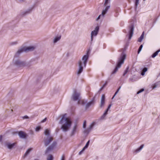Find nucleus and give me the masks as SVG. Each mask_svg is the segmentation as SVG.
<instances>
[{
    "instance_id": "f257e3e1",
    "label": "nucleus",
    "mask_w": 160,
    "mask_h": 160,
    "mask_svg": "<svg viewBox=\"0 0 160 160\" xmlns=\"http://www.w3.org/2000/svg\"><path fill=\"white\" fill-rule=\"evenodd\" d=\"M66 115L65 114L62 116L60 121L61 124H62L61 128L65 132L68 130L71 125V121L68 120L67 118H65Z\"/></svg>"
},
{
    "instance_id": "f03ea898",
    "label": "nucleus",
    "mask_w": 160,
    "mask_h": 160,
    "mask_svg": "<svg viewBox=\"0 0 160 160\" xmlns=\"http://www.w3.org/2000/svg\"><path fill=\"white\" fill-rule=\"evenodd\" d=\"M88 54L89 52L88 51L87 52V54L85 55L82 57V60L83 61V62L81 60H79L78 62V64L79 67V69L77 72V74L78 75H79L83 70V67L82 66L83 64L84 65V67L86 66L89 58Z\"/></svg>"
},
{
    "instance_id": "7ed1b4c3",
    "label": "nucleus",
    "mask_w": 160,
    "mask_h": 160,
    "mask_svg": "<svg viewBox=\"0 0 160 160\" xmlns=\"http://www.w3.org/2000/svg\"><path fill=\"white\" fill-rule=\"evenodd\" d=\"M126 58V54L123 52L121 53L120 57L118 59V60L117 63L116 65L112 72L111 74H114L118 71V68H120L122 64L124 62L125 59Z\"/></svg>"
},
{
    "instance_id": "20e7f679",
    "label": "nucleus",
    "mask_w": 160,
    "mask_h": 160,
    "mask_svg": "<svg viewBox=\"0 0 160 160\" xmlns=\"http://www.w3.org/2000/svg\"><path fill=\"white\" fill-rule=\"evenodd\" d=\"M71 99L73 101H78V104L80 105L81 99L80 93L78 92L76 90H75L71 97Z\"/></svg>"
},
{
    "instance_id": "39448f33",
    "label": "nucleus",
    "mask_w": 160,
    "mask_h": 160,
    "mask_svg": "<svg viewBox=\"0 0 160 160\" xmlns=\"http://www.w3.org/2000/svg\"><path fill=\"white\" fill-rule=\"evenodd\" d=\"M35 48V47L33 46H29L26 47H23L18 50L16 55H19V54L23 52L24 51H32Z\"/></svg>"
},
{
    "instance_id": "423d86ee",
    "label": "nucleus",
    "mask_w": 160,
    "mask_h": 160,
    "mask_svg": "<svg viewBox=\"0 0 160 160\" xmlns=\"http://www.w3.org/2000/svg\"><path fill=\"white\" fill-rule=\"evenodd\" d=\"M134 23H132L129 26V31L128 34L129 40H130L131 39L133 35L134 28Z\"/></svg>"
},
{
    "instance_id": "0eeeda50",
    "label": "nucleus",
    "mask_w": 160,
    "mask_h": 160,
    "mask_svg": "<svg viewBox=\"0 0 160 160\" xmlns=\"http://www.w3.org/2000/svg\"><path fill=\"white\" fill-rule=\"evenodd\" d=\"M52 140V138L51 137H46L43 139V142L45 146H47Z\"/></svg>"
},
{
    "instance_id": "6e6552de",
    "label": "nucleus",
    "mask_w": 160,
    "mask_h": 160,
    "mask_svg": "<svg viewBox=\"0 0 160 160\" xmlns=\"http://www.w3.org/2000/svg\"><path fill=\"white\" fill-rule=\"evenodd\" d=\"M57 142H54L52 144L50 145L45 151V153H48L50 151L53 150L56 147L57 145Z\"/></svg>"
},
{
    "instance_id": "1a4fd4ad",
    "label": "nucleus",
    "mask_w": 160,
    "mask_h": 160,
    "mask_svg": "<svg viewBox=\"0 0 160 160\" xmlns=\"http://www.w3.org/2000/svg\"><path fill=\"white\" fill-rule=\"evenodd\" d=\"M99 28L98 26H97L95 28V30L92 31L91 33V41H92L93 39V37L96 36L98 33Z\"/></svg>"
},
{
    "instance_id": "9d476101",
    "label": "nucleus",
    "mask_w": 160,
    "mask_h": 160,
    "mask_svg": "<svg viewBox=\"0 0 160 160\" xmlns=\"http://www.w3.org/2000/svg\"><path fill=\"white\" fill-rule=\"evenodd\" d=\"M15 64L19 67H24L26 65V63L24 61H20L19 60H17L15 61Z\"/></svg>"
},
{
    "instance_id": "9b49d317",
    "label": "nucleus",
    "mask_w": 160,
    "mask_h": 160,
    "mask_svg": "<svg viewBox=\"0 0 160 160\" xmlns=\"http://www.w3.org/2000/svg\"><path fill=\"white\" fill-rule=\"evenodd\" d=\"M16 133H18L19 137L22 138H26L28 136L26 133L22 131H17Z\"/></svg>"
},
{
    "instance_id": "f8f14e48",
    "label": "nucleus",
    "mask_w": 160,
    "mask_h": 160,
    "mask_svg": "<svg viewBox=\"0 0 160 160\" xmlns=\"http://www.w3.org/2000/svg\"><path fill=\"white\" fill-rule=\"evenodd\" d=\"M77 126L76 123H75L74 126L71 132V133H70V136H74L77 132Z\"/></svg>"
},
{
    "instance_id": "ddd939ff",
    "label": "nucleus",
    "mask_w": 160,
    "mask_h": 160,
    "mask_svg": "<svg viewBox=\"0 0 160 160\" xmlns=\"http://www.w3.org/2000/svg\"><path fill=\"white\" fill-rule=\"evenodd\" d=\"M148 68L145 67L142 69H141V75L142 76L144 75L145 72L148 71Z\"/></svg>"
},
{
    "instance_id": "4468645a",
    "label": "nucleus",
    "mask_w": 160,
    "mask_h": 160,
    "mask_svg": "<svg viewBox=\"0 0 160 160\" xmlns=\"http://www.w3.org/2000/svg\"><path fill=\"white\" fill-rule=\"evenodd\" d=\"M93 127V125L92 124H91L90 125L89 127L87 129L84 130V133H86L88 134L89 133V132L91 131V129Z\"/></svg>"
},
{
    "instance_id": "2eb2a0df",
    "label": "nucleus",
    "mask_w": 160,
    "mask_h": 160,
    "mask_svg": "<svg viewBox=\"0 0 160 160\" xmlns=\"http://www.w3.org/2000/svg\"><path fill=\"white\" fill-rule=\"evenodd\" d=\"M110 6H108L106 7L105 9L102 10V16L104 17L105 14L107 12L108 9L110 8Z\"/></svg>"
},
{
    "instance_id": "dca6fc26",
    "label": "nucleus",
    "mask_w": 160,
    "mask_h": 160,
    "mask_svg": "<svg viewBox=\"0 0 160 160\" xmlns=\"http://www.w3.org/2000/svg\"><path fill=\"white\" fill-rule=\"evenodd\" d=\"M152 87L153 89L157 87H160V81L158 82L153 84Z\"/></svg>"
},
{
    "instance_id": "f3484780",
    "label": "nucleus",
    "mask_w": 160,
    "mask_h": 160,
    "mask_svg": "<svg viewBox=\"0 0 160 160\" xmlns=\"http://www.w3.org/2000/svg\"><path fill=\"white\" fill-rule=\"evenodd\" d=\"M32 8H30L28 9L26 12H22V15L23 16H24L25 15L30 13V12L32 11Z\"/></svg>"
},
{
    "instance_id": "a211bd4d",
    "label": "nucleus",
    "mask_w": 160,
    "mask_h": 160,
    "mask_svg": "<svg viewBox=\"0 0 160 160\" xmlns=\"http://www.w3.org/2000/svg\"><path fill=\"white\" fill-rule=\"evenodd\" d=\"M93 104L90 102H87L85 105V110H87Z\"/></svg>"
},
{
    "instance_id": "6ab92c4d",
    "label": "nucleus",
    "mask_w": 160,
    "mask_h": 160,
    "mask_svg": "<svg viewBox=\"0 0 160 160\" xmlns=\"http://www.w3.org/2000/svg\"><path fill=\"white\" fill-rule=\"evenodd\" d=\"M32 150V149L31 148H28L26 151L25 154H24V155L23 156V157L24 158L26 157L28 155L30 152Z\"/></svg>"
},
{
    "instance_id": "aec40b11",
    "label": "nucleus",
    "mask_w": 160,
    "mask_h": 160,
    "mask_svg": "<svg viewBox=\"0 0 160 160\" xmlns=\"http://www.w3.org/2000/svg\"><path fill=\"white\" fill-rule=\"evenodd\" d=\"M16 143H8L7 144V146L8 148L9 149H12L13 148L14 146L15 145Z\"/></svg>"
},
{
    "instance_id": "412c9836",
    "label": "nucleus",
    "mask_w": 160,
    "mask_h": 160,
    "mask_svg": "<svg viewBox=\"0 0 160 160\" xmlns=\"http://www.w3.org/2000/svg\"><path fill=\"white\" fill-rule=\"evenodd\" d=\"M44 133L46 137H51L49 131L48 129H46L44 132Z\"/></svg>"
},
{
    "instance_id": "4be33fe9",
    "label": "nucleus",
    "mask_w": 160,
    "mask_h": 160,
    "mask_svg": "<svg viewBox=\"0 0 160 160\" xmlns=\"http://www.w3.org/2000/svg\"><path fill=\"white\" fill-rule=\"evenodd\" d=\"M160 52V49H159L158 50L156 51L152 55L151 57L152 58H155L157 56L158 53Z\"/></svg>"
},
{
    "instance_id": "5701e85b",
    "label": "nucleus",
    "mask_w": 160,
    "mask_h": 160,
    "mask_svg": "<svg viewBox=\"0 0 160 160\" xmlns=\"http://www.w3.org/2000/svg\"><path fill=\"white\" fill-rule=\"evenodd\" d=\"M87 102V100H80V104L82 106L85 105L86 103Z\"/></svg>"
},
{
    "instance_id": "b1692460",
    "label": "nucleus",
    "mask_w": 160,
    "mask_h": 160,
    "mask_svg": "<svg viewBox=\"0 0 160 160\" xmlns=\"http://www.w3.org/2000/svg\"><path fill=\"white\" fill-rule=\"evenodd\" d=\"M61 35L59 36L56 37L54 40L53 42L54 43H56L61 39Z\"/></svg>"
},
{
    "instance_id": "393cba45",
    "label": "nucleus",
    "mask_w": 160,
    "mask_h": 160,
    "mask_svg": "<svg viewBox=\"0 0 160 160\" xmlns=\"http://www.w3.org/2000/svg\"><path fill=\"white\" fill-rule=\"evenodd\" d=\"M121 88V86H120L119 87V88H118V89L117 90V91H116L114 95L112 97V99H113L114 98V97L115 96L117 95V93L119 91Z\"/></svg>"
},
{
    "instance_id": "a878e982",
    "label": "nucleus",
    "mask_w": 160,
    "mask_h": 160,
    "mask_svg": "<svg viewBox=\"0 0 160 160\" xmlns=\"http://www.w3.org/2000/svg\"><path fill=\"white\" fill-rule=\"evenodd\" d=\"M136 81H137L136 79L134 77L130 78L129 79V82H133Z\"/></svg>"
},
{
    "instance_id": "bb28decb",
    "label": "nucleus",
    "mask_w": 160,
    "mask_h": 160,
    "mask_svg": "<svg viewBox=\"0 0 160 160\" xmlns=\"http://www.w3.org/2000/svg\"><path fill=\"white\" fill-rule=\"evenodd\" d=\"M139 0H135V9L136 11L138 5L139 3Z\"/></svg>"
},
{
    "instance_id": "cd10ccee",
    "label": "nucleus",
    "mask_w": 160,
    "mask_h": 160,
    "mask_svg": "<svg viewBox=\"0 0 160 160\" xmlns=\"http://www.w3.org/2000/svg\"><path fill=\"white\" fill-rule=\"evenodd\" d=\"M129 69V66L127 67V68H126V70H125V71L124 72V73L123 75V76H124L127 73V72H128V71Z\"/></svg>"
},
{
    "instance_id": "c85d7f7f",
    "label": "nucleus",
    "mask_w": 160,
    "mask_h": 160,
    "mask_svg": "<svg viewBox=\"0 0 160 160\" xmlns=\"http://www.w3.org/2000/svg\"><path fill=\"white\" fill-rule=\"evenodd\" d=\"M105 101H101V104L100 105V107L101 108H102L104 106L105 104Z\"/></svg>"
},
{
    "instance_id": "c756f323",
    "label": "nucleus",
    "mask_w": 160,
    "mask_h": 160,
    "mask_svg": "<svg viewBox=\"0 0 160 160\" xmlns=\"http://www.w3.org/2000/svg\"><path fill=\"white\" fill-rule=\"evenodd\" d=\"M140 151V147H138L137 149L135 150L133 153L134 154H136L139 152Z\"/></svg>"
},
{
    "instance_id": "7c9ffc66",
    "label": "nucleus",
    "mask_w": 160,
    "mask_h": 160,
    "mask_svg": "<svg viewBox=\"0 0 160 160\" xmlns=\"http://www.w3.org/2000/svg\"><path fill=\"white\" fill-rule=\"evenodd\" d=\"M95 97H96V95L92 99L91 101H90V102H91V103H92V104H94V103L95 102Z\"/></svg>"
},
{
    "instance_id": "2f4dec72",
    "label": "nucleus",
    "mask_w": 160,
    "mask_h": 160,
    "mask_svg": "<svg viewBox=\"0 0 160 160\" xmlns=\"http://www.w3.org/2000/svg\"><path fill=\"white\" fill-rule=\"evenodd\" d=\"M53 157L51 155H49V157L47 158V160H53Z\"/></svg>"
},
{
    "instance_id": "473e14b6",
    "label": "nucleus",
    "mask_w": 160,
    "mask_h": 160,
    "mask_svg": "<svg viewBox=\"0 0 160 160\" xmlns=\"http://www.w3.org/2000/svg\"><path fill=\"white\" fill-rule=\"evenodd\" d=\"M144 32H142V34L141 35V42L142 41V40L144 38Z\"/></svg>"
},
{
    "instance_id": "72a5a7b5",
    "label": "nucleus",
    "mask_w": 160,
    "mask_h": 160,
    "mask_svg": "<svg viewBox=\"0 0 160 160\" xmlns=\"http://www.w3.org/2000/svg\"><path fill=\"white\" fill-rule=\"evenodd\" d=\"M108 83V81H106L105 82V83H104V84L102 86V88H104V87H105L106 86V85H107Z\"/></svg>"
},
{
    "instance_id": "f704fd0d",
    "label": "nucleus",
    "mask_w": 160,
    "mask_h": 160,
    "mask_svg": "<svg viewBox=\"0 0 160 160\" xmlns=\"http://www.w3.org/2000/svg\"><path fill=\"white\" fill-rule=\"evenodd\" d=\"M86 121H84L83 122V128H86Z\"/></svg>"
},
{
    "instance_id": "c9c22d12",
    "label": "nucleus",
    "mask_w": 160,
    "mask_h": 160,
    "mask_svg": "<svg viewBox=\"0 0 160 160\" xmlns=\"http://www.w3.org/2000/svg\"><path fill=\"white\" fill-rule=\"evenodd\" d=\"M128 45H129V43L128 42L126 43L125 45L124 48V50H125L126 49H127Z\"/></svg>"
},
{
    "instance_id": "e433bc0d",
    "label": "nucleus",
    "mask_w": 160,
    "mask_h": 160,
    "mask_svg": "<svg viewBox=\"0 0 160 160\" xmlns=\"http://www.w3.org/2000/svg\"><path fill=\"white\" fill-rule=\"evenodd\" d=\"M105 98L104 95L102 94L101 97V101H105Z\"/></svg>"
},
{
    "instance_id": "4c0bfd02",
    "label": "nucleus",
    "mask_w": 160,
    "mask_h": 160,
    "mask_svg": "<svg viewBox=\"0 0 160 160\" xmlns=\"http://www.w3.org/2000/svg\"><path fill=\"white\" fill-rule=\"evenodd\" d=\"M90 140H88L87 143H86L85 145L84 146L86 148H88L89 145V143H90Z\"/></svg>"
},
{
    "instance_id": "58836bf2",
    "label": "nucleus",
    "mask_w": 160,
    "mask_h": 160,
    "mask_svg": "<svg viewBox=\"0 0 160 160\" xmlns=\"http://www.w3.org/2000/svg\"><path fill=\"white\" fill-rule=\"evenodd\" d=\"M41 129V128L40 126H37L36 127L35 130L37 132L38 131Z\"/></svg>"
},
{
    "instance_id": "ea45409f",
    "label": "nucleus",
    "mask_w": 160,
    "mask_h": 160,
    "mask_svg": "<svg viewBox=\"0 0 160 160\" xmlns=\"http://www.w3.org/2000/svg\"><path fill=\"white\" fill-rule=\"evenodd\" d=\"M106 115L105 114L103 113V114L101 117L100 119L102 120L104 119Z\"/></svg>"
},
{
    "instance_id": "a19ab883",
    "label": "nucleus",
    "mask_w": 160,
    "mask_h": 160,
    "mask_svg": "<svg viewBox=\"0 0 160 160\" xmlns=\"http://www.w3.org/2000/svg\"><path fill=\"white\" fill-rule=\"evenodd\" d=\"M108 2V0H105L104 3V5L106 6Z\"/></svg>"
},
{
    "instance_id": "79ce46f5",
    "label": "nucleus",
    "mask_w": 160,
    "mask_h": 160,
    "mask_svg": "<svg viewBox=\"0 0 160 160\" xmlns=\"http://www.w3.org/2000/svg\"><path fill=\"white\" fill-rule=\"evenodd\" d=\"M61 160H65V156L64 154H63Z\"/></svg>"
},
{
    "instance_id": "37998d69",
    "label": "nucleus",
    "mask_w": 160,
    "mask_h": 160,
    "mask_svg": "<svg viewBox=\"0 0 160 160\" xmlns=\"http://www.w3.org/2000/svg\"><path fill=\"white\" fill-rule=\"evenodd\" d=\"M108 110L107 109L104 113L105 114L107 115L108 114Z\"/></svg>"
},
{
    "instance_id": "c03bdc74",
    "label": "nucleus",
    "mask_w": 160,
    "mask_h": 160,
    "mask_svg": "<svg viewBox=\"0 0 160 160\" xmlns=\"http://www.w3.org/2000/svg\"><path fill=\"white\" fill-rule=\"evenodd\" d=\"M111 106H112L111 104H109L108 106V107L107 109H108V110H109L110 109V108Z\"/></svg>"
},
{
    "instance_id": "a18cd8bd",
    "label": "nucleus",
    "mask_w": 160,
    "mask_h": 160,
    "mask_svg": "<svg viewBox=\"0 0 160 160\" xmlns=\"http://www.w3.org/2000/svg\"><path fill=\"white\" fill-rule=\"evenodd\" d=\"M102 16V15H100L97 18V20H98L100 18V17H101V16Z\"/></svg>"
},
{
    "instance_id": "49530a36",
    "label": "nucleus",
    "mask_w": 160,
    "mask_h": 160,
    "mask_svg": "<svg viewBox=\"0 0 160 160\" xmlns=\"http://www.w3.org/2000/svg\"><path fill=\"white\" fill-rule=\"evenodd\" d=\"M140 52V46L139 47L138 51V54H139Z\"/></svg>"
},
{
    "instance_id": "de8ad7c7",
    "label": "nucleus",
    "mask_w": 160,
    "mask_h": 160,
    "mask_svg": "<svg viewBox=\"0 0 160 160\" xmlns=\"http://www.w3.org/2000/svg\"><path fill=\"white\" fill-rule=\"evenodd\" d=\"M23 118L24 119H28V117L27 115H26L24 116Z\"/></svg>"
},
{
    "instance_id": "09e8293b",
    "label": "nucleus",
    "mask_w": 160,
    "mask_h": 160,
    "mask_svg": "<svg viewBox=\"0 0 160 160\" xmlns=\"http://www.w3.org/2000/svg\"><path fill=\"white\" fill-rule=\"evenodd\" d=\"M86 148H86V147L84 146L82 150L83 152Z\"/></svg>"
},
{
    "instance_id": "8fccbe9b",
    "label": "nucleus",
    "mask_w": 160,
    "mask_h": 160,
    "mask_svg": "<svg viewBox=\"0 0 160 160\" xmlns=\"http://www.w3.org/2000/svg\"><path fill=\"white\" fill-rule=\"evenodd\" d=\"M47 120V118H45L44 119H43V120H42V122H45Z\"/></svg>"
},
{
    "instance_id": "3c124183",
    "label": "nucleus",
    "mask_w": 160,
    "mask_h": 160,
    "mask_svg": "<svg viewBox=\"0 0 160 160\" xmlns=\"http://www.w3.org/2000/svg\"><path fill=\"white\" fill-rule=\"evenodd\" d=\"M144 146V144H142V145H141V150L143 148Z\"/></svg>"
},
{
    "instance_id": "603ef678",
    "label": "nucleus",
    "mask_w": 160,
    "mask_h": 160,
    "mask_svg": "<svg viewBox=\"0 0 160 160\" xmlns=\"http://www.w3.org/2000/svg\"><path fill=\"white\" fill-rule=\"evenodd\" d=\"M83 152V151H82V150L81 151L79 152V153H78V154L80 155H81L82 153V152Z\"/></svg>"
},
{
    "instance_id": "864d4df0",
    "label": "nucleus",
    "mask_w": 160,
    "mask_h": 160,
    "mask_svg": "<svg viewBox=\"0 0 160 160\" xmlns=\"http://www.w3.org/2000/svg\"><path fill=\"white\" fill-rule=\"evenodd\" d=\"M17 43L16 42H12V45L16 44H17Z\"/></svg>"
},
{
    "instance_id": "5fc2aeb1",
    "label": "nucleus",
    "mask_w": 160,
    "mask_h": 160,
    "mask_svg": "<svg viewBox=\"0 0 160 160\" xmlns=\"http://www.w3.org/2000/svg\"><path fill=\"white\" fill-rule=\"evenodd\" d=\"M2 139V136L0 135V142L1 141Z\"/></svg>"
},
{
    "instance_id": "6e6d98bb",
    "label": "nucleus",
    "mask_w": 160,
    "mask_h": 160,
    "mask_svg": "<svg viewBox=\"0 0 160 160\" xmlns=\"http://www.w3.org/2000/svg\"><path fill=\"white\" fill-rule=\"evenodd\" d=\"M140 93V90H139L136 93V94H138Z\"/></svg>"
},
{
    "instance_id": "4d7b16f0",
    "label": "nucleus",
    "mask_w": 160,
    "mask_h": 160,
    "mask_svg": "<svg viewBox=\"0 0 160 160\" xmlns=\"http://www.w3.org/2000/svg\"><path fill=\"white\" fill-rule=\"evenodd\" d=\"M144 88H142L141 89V92H143L144 91Z\"/></svg>"
},
{
    "instance_id": "13d9d810",
    "label": "nucleus",
    "mask_w": 160,
    "mask_h": 160,
    "mask_svg": "<svg viewBox=\"0 0 160 160\" xmlns=\"http://www.w3.org/2000/svg\"><path fill=\"white\" fill-rule=\"evenodd\" d=\"M142 47H143V45L142 44L141 45V51L142 50Z\"/></svg>"
},
{
    "instance_id": "bf43d9fd",
    "label": "nucleus",
    "mask_w": 160,
    "mask_h": 160,
    "mask_svg": "<svg viewBox=\"0 0 160 160\" xmlns=\"http://www.w3.org/2000/svg\"><path fill=\"white\" fill-rule=\"evenodd\" d=\"M138 41L140 42V37L138 38Z\"/></svg>"
},
{
    "instance_id": "052dcab7",
    "label": "nucleus",
    "mask_w": 160,
    "mask_h": 160,
    "mask_svg": "<svg viewBox=\"0 0 160 160\" xmlns=\"http://www.w3.org/2000/svg\"><path fill=\"white\" fill-rule=\"evenodd\" d=\"M103 88H102V87H101V88L100 89V90H102Z\"/></svg>"
},
{
    "instance_id": "680f3d73",
    "label": "nucleus",
    "mask_w": 160,
    "mask_h": 160,
    "mask_svg": "<svg viewBox=\"0 0 160 160\" xmlns=\"http://www.w3.org/2000/svg\"><path fill=\"white\" fill-rule=\"evenodd\" d=\"M34 160H39L38 159H35Z\"/></svg>"
},
{
    "instance_id": "e2e57ef3",
    "label": "nucleus",
    "mask_w": 160,
    "mask_h": 160,
    "mask_svg": "<svg viewBox=\"0 0 160 160\" xmlns=\"http://www.w3.org/2000/svg\"><path fill=\"white\" fill-rule=\"evenodd\" d=\"M20 1H23V0H20Z\"/></svg>"
},
{
    "instance_id": "0e129e2a",
    "label": "nucleus",
    "mask_w": 160,
    "mask_h": 160,
    "mask_svg": "<svg viewBox=\"0 0 160 160\" xmlns=\"http://www.w3.org/2000/svg\"><path fill=\"white\" fill-rule=\"evenodd\" d=\"M146 0H143V1H145Z\"/></svg>"
}]
</instances>
